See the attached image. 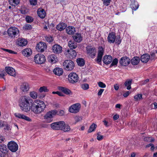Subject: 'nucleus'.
I'll list each match as a JSON object with an SVG mask.
<instances>
[{
  "label": "nucleus",
  "mask_w": 157,
  "mask_h": 157,
  "mask_svg": "<svg viewBox=\"0 0 157 157\" xmlns=\"http://www.w3.org/2000/svg\"><path fill=\"white\" fill-rule=\"evenodd\" d=\"M18 102L19 106L22 111L27 112L31 110L36 114L44 112L46 107V105L43 101L36 99L33 101L30 97L25 96L21 97Z\"/></svg>",
  "instance_id": "nucleus-1"
},
{
  "label": "nucleus",
  "mask_w": 157,
  "mask_h": 157,
  "mask_svg": "<svg viewBox=\"0 0 157 157\" xmlns=\"http://www.w3.org/2000/svg\"><path fill=\"white\" fill-rule=\"evenodd\" d=\"M57 110L54 109L47 112L44 117V119L48 123H50L53 120V117L56 115Z\"/></svg>",
  "instance_id": "nucleus-2"
},
{
  "label": "nucleus",
  "mask_w": 157,
  "mask_h": 157,
  "mask_svg": "<svg viewBox=\"0 0 157 157\" xmlns=\"http://www.w3.org/2000/svg\"><path fill=\"white\" fill-rule=\"evenodd\" d=\"M64 68L67 71H71L75 67V64L71 60H67L63 63Z\"/></svg>",
  "instance_id": "nucleus-3"
},
{
  "label": "nucleus",
  "mask_w": 157,
  "mask_h": 157,
  "mask_svg": "<svg viewBox=\"0 0 157 157\" xmlns=\"http://www.w3.org/2000/svg\"><path fill=\"white\" fill-rule=\"evenodd\" d=\"M34 61L36 63L40 64L43 63L46 61L45 56L42 54H37L34 57Z\"/></svg>",
  "instance_id": "nucleus-4"
},
{
  "label": "nucleus",
  "mask_w": 157,
  "mask_h": 157,
  "mask_svg": "<svg viewBox=\"0 0 157 157\" xmlns=\"http://www.w3.org/2000/svg\"><path fill=\"white\" fill-rule=\"evenodd\" d=\"M7 33L11 37H15L18 34L19 31L18 29L16 27H11L8 29Z\"/></svg>",
  "instance_id": "nucleus-5"
},
{
  "label": "nucleus",
  "mask_w": 157,
  "mask_h": 157,
  "mask_svg": "<svg viewBox=\"0 0 157 157\" xmlns=\"http://www.w3.org/2000/svg\"><path fill=\"white\" fill-rule=\"evenodd\" d=\"M68 80L69 82L71 83H75L78 80V77L75 73L73 72L69 74L68 75Z\"/></svg>",
  "instance_id": "nucleus-6"
},
{
  "label": "nucleus",
  "mask_w": 157,
  "mask_h": 157,
  "mask_svg": "<svg viewBox=\"0 0 157 157\" xmlns=\"http://www.w3.org/2000/svg\"><path fill=\"white\" fill-rule=\"evenodd\" d=\"M7 146L9 149L12 152H15L18 149V145L14 141L9 142Z\"/></svg>",
  "instance_id": "nucleus-7"
},
{
  "label": "nucleus",
  "mask_w": 157,
  "mask_h": 157,
  "mask_svg": "<svg viewBox=\"0 0 157 157\" xmlns=\"http://www.w3.org/2000/svg\"><path fill=\"white\" fill-rule=\"evenodd\" d=\"M47 48L46 44L43 42H40L37 44L36 49L39 52H43Z\"/></svg>",
  "instance_id": "nucleus-8"
},
{
  "label": "nucleus",
  "mask_w": 157,
  "mask_h": 157,
  "mask_svg": "<svg viewBox=\"0 0 157 157\" xmlns=\"http://www.w3.org/2000/svg\"><path fill=\"white\" fill-rule=\"evenodd\" d=\"M57 123L59 126V130H63L64 132H67L70 130V126L67 125H66L63 121L57 122Z\"/></svg>",
  "instance_id": "nucleus-9"
},
{
  "label": "nucleus",
  "mask_w": 157,
  "mask_h": 157,
  "mask_svg": "<svg viewBox=\"0 0 157 157\" xmlns=\"http://www.w3.org/2000/svg\"><path fill=\"white\" fill-rule=\"evenodd\" d=\"M80 107V105L79 103L73 104L70 107L69 111L73 113H77L79 111Z\"/></svg>",
  "instance_id": "nucleus-10"
},
{
  "label": "nucleus",
  "mask_w": 157,
  "mask_h": 157,
  "mask_svg": "<svg viewBox=\"0 0 157 157\" xmlns=\"http://www.w3.org/2000/svg\"><path fill=\"white\" fill-rule=\"evenodd\" d=\"M52 52L55 54H59L62 52V48L58 44H55L52 48Z\"/></svg>",
  "instance_id": "nucleus-11"
},
{
  "label": "nucleus",
  "mask_w": 157,
  "mask_h": 157,
  "mask_svg": "<svg viewBox=\"0 0 157 157\" xmlns=\"http://www.w3.org/2000/svg\"><path fill=\"white\" fill-rule=\"evenodd\" d=\"M104 50L102 47H99L98 51L97 58L95 59V61L99 63L101 62L102 58L103 55Z\"/></svg>",
  "instance_id": "nucleus-12"
},
{
  "label": "nucleus",
  "mask_w": 157,
  "mask_h": 157,
  "mask_svg": "<svg viewBox=\"0 0 157 157\" xmlns=\"http://www.w3.org/2000/svg\"><path fill=\"white\" fill-rule=\"evenodd\" d=\"M130 62V59L126 57H123L121 58L119 63L122 66H128Z\"/></svg>",
  "instance_id": "nucleus-13"
},
{
  "label": "nucleus",
  "mask_w": 157,
  "mask_h": 157,
  "mask_svg": "<svg viewBox=\"0 0 157 157\" xmlns=\"http://www.w3.org/2000/svg\"><path fill=\"white\" fill-rule=\"evenodd\" d=\"M6 71L10 75L15 76L16 75V73L14 69L10 67H6L5 68Z\"/></svg>",
  "instance_id": "nucleus-14"
},
{
  "label": "nucleus",
  "mask_w": 157,
  "mask_h": 157,
  "mask_svg": "<svg viewBox=\"0 0 157 157\" xmlns=\"http://www.w3.org/2000/svg\"><path fill=\"white\" fill-rule=\"evenodd\" d=\"M112 60V57L110 55H105L103 57V61L106 64H110Z\"/></svg>",
  "instance_id": "nucleus-15"
},
{
  "label": "nucleus",
  "mask_w": 157,
  "mask_h": 157,
  "mask_svg": "<svg viewBox=\"0 0 157 157\" xmlns=\"http://www.w3.org/2000/svg\"><path fill=\"white\" fill-rule=\"evenodd\" d=\"M116 36L113 33H109L107 39L109 42L110 43H114L115 40Z\"/></svg>",
  "instance_id": "nucleus-16"
},
{
  "label": "nucleus",
  "mask_w": 157,
  "mask_h": 157,
  "mask_svg": "<svg viewBox=\"0 0 157 157\" xmlns=\"http://www.w3.org/2000/svg\"><path fill=\"white\" fill-rule=\"evenodd\" d=\"M87 53L92 58H94L96 54V51L94 48H90L87 49Z\"/></svg>",
  "instance_id": "nucleus-17"
},
{
  "label": "nucleus",
  "mask_w": 157,
  "mask_h": 157,
  "mask_svg": "<svg viewBox=\"0 0 157 157\" xmlns=\"http://www.w3.org/2000/svg\"><path fill=\"white\" fill-rule=\"evenodd\" d=\"M14 115L15 117L23 119L29 121H31V119L24 114L19 113H16Z\"/></svg>",
  "instance_id": "nucleus-18"
},
{
  "label": "nucleus",
  "mask_w": 157,
  "mask_h": 157,
  "mask_svg": "<svg viewBox=\"0 0 157 157\" xmlns=\"http://www.w3.org/2000/svg\"><path fill=\"white\" fill-rule=\"evenodd\" d=\"M150 56L147 54H145L142 55L140 57L141 61L144 63H147L149 60Z\"/></svg>",
  "instance_id": "nucleus-19"
},
{
  "label": "nucleus",
  "mask_w": 157,
  "mask_h": 157,
  "mask_svg": "<svg viewBox=\"0 0 157 157\" xmlns=\"http://www.w3.org/2000/svg\"><path fill=\"white\" fill-rule=\"evenodd\" d=\"M37 13L38 16L41 18H44L45 17L46 13L43 9L39 8L37 10Z\"/></svg>",
  "instance_id": "nucleus-20"
},
{
  "label": "nucleus",
  "mask_w": 157,
  "mask_h": 157,
  "mask_svg": "<svg viewBox=\"0 0 157 157\" xmlns=\"http://www.w3.org/2000/svg\"><path fill=\"white\" fill-rule=\"evenodd\" d=\"M22 53L24 56L28 57L32 54V51L30 48H27L23 49L22 51Z\"/></svg>",
  "instance_id": "nucleus-21"
},
{
  "label": "nucleus",
  "mask_w": 157,
  "mask_h": 157,
  "mask_svg": "<svg viewBox=\"0 0 157 157\" xmlns=\"http://www.w3.org/2000/svg\"><path fill=\"white\" fill-rule=\"evenodd\" d=\"M67 25L66 24L61 22L57 25L56 26L57 29L59 31L63 30L66 28Z\"/></svg>",
  "instance_id": "nucleus-22"
},
{
  "label": "nucleus",
  "mask_w": 157,
  "mask_h": 157,
  "mask_svg": "<svg viewBox=\"0 0 157 157\" xmlns=\"http://www.w3.org/2000/svg\"><path fill=\"white\" fill-rule=\"evenodd\" d=\"M57 57L54 54H52L48 56V59L49 62L52 63H54L57 62Z\"/></svg>",
  "instance_id": "nucleus-23"
},
{
  "label": "nucleus",
  "mask_w": 157,
  "mask_h": 157,
  "mask_svg": "<svg viewBox=\"0 0 157 157\" xmlns=\"http://www.w3.org/2000/svg\"><path fill=\"white\" fill-rule=\"evenodd\" d=\"M68 56L70 59L75 58L77 55V53L75 50L73 49H70L67 50Z\"/></svg>",
  "instance_id": "nucleus-24"
},
{
  "label": "nucleus",
  "mask_w": 157,
  "mask_h": 157,
  "mask_svg": "<svg viewBox=\"0 0 157 157\" xmlns=\"http://www.w3.org/2000/svg\"><path fill=\"white\" fill-rule=\"evenodd\" d=\"M27 44V42L25 39H18L17 42V44L19 46H24Z\"/></svg>",
  "instance_id": "nucleus-25"
},
{
  "label": "nucleus",
  "mask_w": 157,
  "mask_h": 157,
  "mask_svg": "<svg viewBox=\"0 0 157 157\" xmlns=\"http://www.w3.org/2000/svg\"><path fill=\"white\" fill-rule=\"evenodd\" d=\"M67 33L69 35L73 34L75 32V28L73 26H69L66 28Z\"/></svg>",
  "instance_id": "nucleus-26"
},
{
  "label": "nucleus",
  "mask_w": 157,
  "mask_h": 157,
  "mask_svg": "<svg viewBox=\"0 0 157 157\" xmlns=\"http://www.w3.org/2000/svg\"><path fill=\"white\" fill-rule=\"evenodd\" d=\"M54 73L56 75L60 76L63 73V70L61 68L57 67L53 70Z\"/></svg>",
  "instance_id": "nucleus-27"
},
{
  "label": "nucleus",
  "mask_w": 157,
  "mask_h": 157,
  "mask_svg": "<svg viewBox=\"0 0 157 157\" xmlns=\"http://www.w3.org/2000/svg\"><path fill=\"white\" fill-rule=\"evenodd\" d=\"M139 5L138 2L136 1H134L132 2V4L130 5V7L132 10V13H133V11L136 10L139 7Z\"/></svg>",
  "instance_id": "nucleus-28"
},
{
  "label": "nucleus",
  "mask_w": 157,
  "mask_h": 157,
  "mask_svg": "<svg viewBox=\"0 0 157 157\" xmlns=\"http://www.w3.org/2000/svg\"><path fill=\"white\" fill-rule=\"evenodd\" d=\"M59 89L66 94H69L71 93L70 90L65 87L60 86L59 87Z\"/></svg>",
  "instance_id": "nucleus-29"
},
{
  "label": "nucleus",
  "mask_w": 157,
  "mask_h": 157,
  "mask_svg": "<svg viewBox=\"0 0 157 157\" xmlns=\"http://www.w3.org/2000/svg\"><path fill=\"white\" fill-rule=\"evenodd\" d=\"M73 38L74 40L78 42H80L82 40V37L81 35L78 33H76L73 36Z\"/></svg>",
  "instance_id": "nucleus-30"
},
{
  "label": "nucleus",
  "mask_w": 157,
  "mask_h": 157,
  "mask_svg": "<svg viewBox=\"0 0 157 157\" xmlns=\"http://www.w3.org/2000/svg\"><path fill=\"white\" fill-rule=\"evenodd\" d=\"M21 89L23 92H26L29 90L28 84L26 83H23L21 86Z\"/></svg>",
  "instance_id": "nucleus-31"
},
{
  "label": "nucleus",
  "mask_w": 157,
  "mask_h": 157,
  "mask_svg": "<svg viewBox=\"0 0 157 157\" xmlns=\"http://www.w3.org/2000/svg\"><path fill=\"white\" fill-rule=\"evenodd\" d=\"M131 63L133 65H136L140 62V58L138 57H134L131 60Z\"/></svg>",
  "instance_id": "nucleus-32"
},
{
  "label": "nucleus",
  "mask_w": 157,
  "mask_h": 157,
  "mask_svg": "<svg viewBox=\"0 0 157 157\" xmlns=\"http://www.w3.org/2000/svg\"><path fill=\"white\" fill-rule=\"evenodd\" d=\"M68 46L70 48V49H73L76 48L77 44L76 42L72 41H70L68 43Z\"/></svg>",
  "instance_id": "nucleus-33"
},
{
  "label": "nucleus",
  "mask_w": 157,
  "mask_h": 157,
  "mask_svg": "<svg viewBox=\"0 0 157 157\" xmlns=\"http://www.w3.org/2000/svg\"><path fill=\"white\" fill-rule=\"evenodd\" d=\"M8 149L6 145L2 144L0 145V151L3 153L6 154L8 151Z\"/></svg>",
  "instance_id": "nucleus-34"
},
{
  "label": "nucleus",
  "mask_w": 157,
  "mask_h": 157,
  "mask_svg": "<svg viewBox=\"0 0 157 157\" xmlns=\"http://www.w3.org/2000/svg\"><path fill=\"white\" fill-rule=\"evenodd\" d=\"M20 0H9V4L12 6H15L17 5L20 3Z\"/></svg>",
  "instance_id": "nucleus-35"
},
{
  "label": "nucleus",
  "mask_w": 157,
  "mask_h": 157,
  "mask_svg": "<svg viewBox=\"0 0 157 157\" xmlns=\"http://www.w3.org/2000/svg\"><path fill=\"white\" fill-rule=\"evenodd\" d=\"M76 61L78 65L79 66H83L85 64L84 60L82 58H78L77 59Z\"/></svg>",
  "instance_id": "nucleus-36"
},
{
  "label": "nucleus",
  "mask_w": 157,
  "mask_h": 157,
  "mask_svg": "<svg viewBox=\"0 0 157 157\" xmlns=\"http://www.w3.org/2000/svg\"><path fill=\"white\" fill-rule=\"evenodd\" d=\"M132 82V79H129L128 81H126L124 83V85L127 87V90H130L131 88V85Z\"/></svg>",
  "instance_id": "nucleus-37"
},
{
  "label": "nucleus",
  "mask_w": 157,
  "mask_h": 157,
  "mask_svg": "<svg viewBox=\"0 0 157 157\" xmlns=\"http://www.w3.org/2000/svg\"><path fill=\"white\" fill-rule=\"evenodd\" d=\"M58 125V124L57 122H54L51 124V128L52 129L55 130H59V126Z\"/></svg>",
  "instance_id": "nucleus-38"
},
{
  "label": "nucleus",
  "mask_w": 157,
  "mask_h": 157,
  "mask_svg": "<svg viewBox=\"0 0 157 157\" xmlns=\"http://www.w3.org/2000/svg\"><path fill=\"white\" fill-rule=\"evenodd\" d=\"M97 125L96 124H93L90 127L88 130V132H91L94 131Z\"/></svg>",
  "instance_id": "nucleus-39"
},
{
  "label": "nucleus",
  "mask_w": 157,
  "mask_h": 157,
  "mask_svg": "<svg viewBox=\"0 0 157 157\" xmlns=\"http://www.w3.org/2000/svg\"><path fill=\"white\" fill-rule=\"evenodd\" d=\"M30 96L33 99H36L37 97V94L36 92L33 91L31 92L29 94Z\"/></svg>",
  "instance_id": "nucleus-40"
},
{
  "label": "nucleus",
  "mask_w": 157,
  "mask_h": 157,
  "mask_svg": "<svg viewBox=\"0 0 157 157\" xmlns=\"http://www.w3.org/2000/svg\"><path fill=\"white\" fill-rule=\"evenodd\" d=\"M44 38L48 42H52L53 40V37L50 36H45Z\"/></svg>",
  "instance_id": "nucleus-41"
},
{
  "label": "nucleus",
  "mask_w": 157,
  "mask_h": 157,
  "mask_svg": "<svg viewBox=\"0 0 157 157\" xmlns=\"http://www.w3.org/2000/svg\"><path fill=\"white\" fill-rule=\"evenodd\" d=\"M39 90L40 93H42L43 92H47L48 91V89L47 88V87L46 86H43L40 87Z\"/></svg>",
  "instance_id": "nucleus-42"
},
{
  "label": "nucleus",
  "mask_w": 157,
  "mask_h": 157,
  "mask_svg": "<svg viewBox=\"0 0 157 157\" xmlns=\"http://www.w3.org/2000/svg\"><path fill=\"white\" fill-rule=\"evenodd\" d=\"M112 62L111 64L110 65V67H111L113 66H117L118 62V60L117 59L115 58L112 60Z\"/></svg>",
  "instance_id": "nucleus-43"
},
{
  "label": "nucleus",
  "mask_w": 157,
  "mask_h": 157,
  "mask_svg": "<svg viewBox=\"0 0 157 157\" xmlns=\"http://www.w3.org/2000/svg\"><path fill=\"white\" fill-rule=\"evenodd\" d=\"M25 20L26 22L29 23L32 22L33 21V18L30 16H27L26 17Z\"/></svg>",
  "instance_id": "nucleus-44"
},
{
  "label": "nucleus",
  "mask_w": 157,
  "mask_h": 157,
  "mask_svg": "<svg viewBox=\"0 0 157 157\" xmlns=\"http://www.w3.org/2000/svg\"><path fill=\"white\" fill-rule=\"evenodd\" d=\"M134 98L136 101H138L142 98L141 94H138L134 96Z\"/></svg>",
  "instance_id": "nucleus-45"
},
{
  "label": "nucleus",
  "mask_w": 157,
  "mask_h": 157,
  "mask_svg": "<svg viewBox=\"0 0 157 157\" xmlns=\"http://www.w3.org/2000/svg\"><path fill=\"white\" fill-rule=\"evenodd\" d=\"M4 129L5 130H9L11 129V127L10 126L8 125L5 122L4 123Z\"/></svg>",
  "instance_id": "nucleus-46"
},
{
  "label": "nucleus",
  "mask_w": 157,
  "mask_h": 157,
  "mask_svg": "<svg viewBox=\"0 0 157 157\" xmlns=\"http://www.w3.org/2000/svg\"><path fill=\"white\" fill-rule=\"evenodd\" d=\"M150 58L149 60L152 61L153 60L155 59H156L155 57V53L152 52L150 54Z\"/></svg>",
  "instance_id": "nucleus-47"
},
{
  "label": "nucleus",
  "mask_w": 157,
  "mask_h": 157,
  "mask_svg": "<svg viewBox=\"0 0 157 157\" xmlns=\"http://www.w3.org/2000/svg\"><path fill=\"white\" fill-rule=\"evenodd\" d=\"M115 41L116 43L117 44H119L121 43V37L119 36H118L116 37Z\"/></svg>",
  "instance_id": "nucleus-48"
},
{
  "label": "nucleus",
  "mask_w": 157,
  "mask_h": 157,
  "mask_svg": "<svg viewBox=\"0 0 157 157\" xmlns=\"http://www.w3.org/2000/svg\"><path fill=\"white\" fill-rule=\"evenodd\" d=\"M81 87L83 89L86 90L89 88V85L87 83H85L81 85Z\"/></svg>",
  "instance_id": "nucleus-49"
},
{
  "label": "nucleus",
  "mask_w": 157,
  "mask_h": 157,
  "mask_svg": "<svg viewBox=\"0 0 157 157\" xmlns=\"http://www.w3.org/2000/svg\"><path fill=\"white\" fill-rule=\"evenodd\" d=\"M32 26L28 24L25 25L23 27V28L26 30L30 29H32Z\"/></svg>",
  "instance_id": "nucleus-50"
},
{
  "label": "nucleus",
  "mask_w": 157,
  "mask_h": 157,
  "mask_svg": "<svg viewBox=\"0 0 157 157\" xmlns=\"http://www.w3.org/2000/svg\"><path fill=\"white\" fill-rule=\"evenodd\" d=\"M64 114V112L63 110H59L58 111L57 110V113L56 114L60 116H63Z\"/></svg>",
  "instance_id": "nucleus-51"
},
{
  "label": "nucleus",
  "mask_w": 157,
  "mask_h": 157,
  "mask_svg": "<svg viewBox=\"0 0 157 157\" xmlns=\"http://www.w3.org/2000/svg\"><path fill=\"white\" fill-rule=\"evenodd\" d=\"M82 117H81L79 116H76L75 117V124L77 122H78L79 121H80L82 120Z\"/></svg>",
  "instance_id": "nucleus-52"
},
{
  "label": "nucleus",
  "mask_w": 157,
  "mask_h": 157,
  "mask_svg": "<svg viewBox=\"0 0 157 157\" xmlns=\"http://www.w3.org/2000/svg\"><path fill=\"white\" fill-rule=\"evenodd\" d=\"M2 49L4 51L7 52L10 54H17V52L10 50L4 48H3Z\"/></svg>",
  "instance_id": "nucleus-53"
},
{
  "label": "nucleus",
  "mask_w": 157,
  "mask_h": 157,
  "mask_svg": "<svg viewBox=\"0 0 157 157\" xmlns=\"http://www.w3.org/2000/svg\"><path fill=\"white\" fill-rule=\"evenodd\" d=\"M98 86L101 88H104L106 87V85L102 82H99L98 83Z\"/></svg>",
  "instance_id": "nucleus-54"
},
{
  "label": "nucleus",
  "mask_w": 157,
  "mask_h": 157,
  "mask_svg": "<svg viewBox=\"0 0 157 157\" xmlns=\"http://www.w3.org/2000/svg\"><path fill=\"white\" fill-rule=\"evenodd\" d=\"M30 4L32 6H35L37 4V0H29Z\"/></svg>",
  "instance_id": "nucleus-55"
},
{
  "label": "nucleus",
  "mask_w": 157,
  "mask_h": 157,
  "mask_svg": "<svg viewBox=\"0 0 157 157\" xmlns=\"http://www.w3.org/2000/svg\"><path fill=\"white\" fill-rule=\"evenodd\" d=\"M103 2V4L106 6H108L110 2V0H102Z\"/></svg>",
  "instance_id": "nucleus-56"
},
{
  "label": "nucleus",
  "mask_w": 157,
  "mask_h": 157,
  "mask_svg": "<svg viewBox=\"0 0 157 157\" xmlns=\"http://www.w3.org/2000/svg\"><path fill=\"white\" fill-rule=\"evenodd\" d=\"M103 138V136L99 134V132L97 133V139L98 140H101Z\"/></svg>",
  "instance_id": "nucleus-57"
},
{
  "label": "nucleus",
  "mask_w": 157,
  "mask_h": 157,
  "mask_svg": "<svg viewBox=\"0 0 157 157\" xmlns=\"http://www.w3.org/2000/svg\"><path fill=\"white\" fill-rule=\"evenodd\" d=\"M6 74V73L4 71H3L1 73H0V77L2 78H3L4 77Z\"/></svg>",
  "instance_id": "nucleus-58"
},
{
  "label": "nucleus",
  "mask_w": 157,
  "mask_h": 157,
  "mask_svg": "<svg viewBox=\"0 0 157 157\" xmlns=\"http://www.w3.org/2000/svg\"><path fill=\"white\" fill-rule=\"evenodd\" d=\"M5 122L3 121L0 120V128H2L4 127Z\"/></svg>",
  "instance_id": "nucleus-59"
},
{
  "label": "nucleus",
  "mask_w": 157,
  "mask_h": 157,
  "mask_svg": "<svg viewBox=\"0 0 157 157\" xmlns=\"http://www.w3.org/2000/svg\"><path fill=\"white\" fill-rule=\"evenodd\" d=\"M104 91V89H100L98 93V96H101L102 94Z\"/></svg>",
  "instance_id": "nucleus-60"
},
{
  "label": "nucleus",
  "mask_w": 157,
  "mask_h": 157,
  "mask_svg": "<svg viewBox=\"0 0 157 157\" xmlns=\"http://www.w3.org/2000/svg\"><path fill=\"white\" fill-rule=\"evenodd\" d=\"M130 93V92L129 91H127L123 94V96L124 97H127L129 95Z\"/></svg>",
  "instance_id": "nucleus-61"
},
{
  "label": "nucleus",
  "mask_w": 157,
  "mask_h": 157,
  "mask_svg": "<svg viewBox=\"0 0 157 157\" xmlns=\"http://www.w3.org/2000/svg\"><path fill=\"white\" fill-rule=\"evenodd\" d=\"M119 117V116L118 115L116 114L113 117V119L114 120H117Z\"/></svg>",
  "instance_id": "nucleus-62"
},
{
  "label": "nucleus",
  "mask_w": 157,
  "mask_h": 157,
  "mask_svg": "<svg viewBox=\"0 0 157 157\" xmlns=\"http://www.w3.org/2000/svg\"><path fill=\"white\" fill-rule=\"evenodd\" d=\"M57 94H58L59 96H64L63 94L61 92L58 91V92H57Z\"/></svg>",
  "instance_id": "nucleus-63"
},
{
  "label": "nucleus",
  "mask_w": 157,
  "mask_h": 157,
  "mask_svg": "<svg viewBox=\"0 0 157 157\" xmlns=\"http://www.w3.org/2000/svg\"><path fill=\"white\" fill-rule=\"evenodd\" d=\"M114 88L115 90H118L119 87L117 84H116L114 85Z\"/></svg>",
  "instance_id": "nucleus-64"
}]
</instances>
